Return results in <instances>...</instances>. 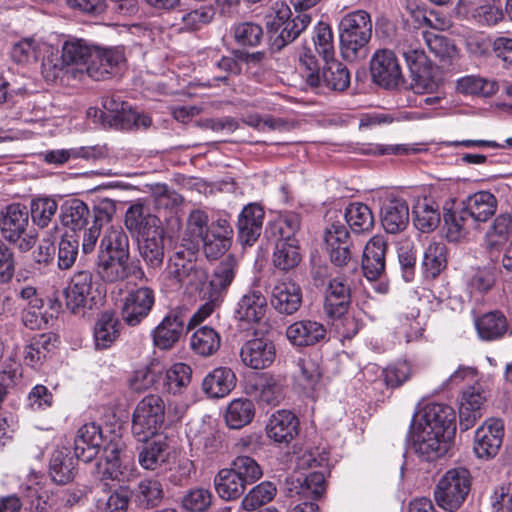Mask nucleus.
I'll return each mask as SVG.
<instances>
[{
  "label": "nucleus",
  "mask_w": 512,
  "mask_h": 512,
  "mask_svg": "<svg viewBox=\"0 0 512 512\" xmlns=\"http://www.w3.org/2000/svg\"><path fill=\"white\" fill-rule=\"evenodd\" d=\"M291 16V9L286 3L276 2L274 15L267 17L266 29L273 51L279 52L292 43L311 23L308 13H298L293 18Z\"/></svg>",
  "instance_id": "20e7f679"
},
{
  "label": "nucleus",
  "mask_w": 512,
  "mask_h": 512,
  "mask_svg": "<svg viewBox=\"0 0 512 512\" xmlns=\"http://www.w3.org/2000/svg\"><path fill=\"white\" fill-rule=\"evenodd\" d=\"M109 124L117 129L132 131L147 129L151 126L152 119L149 115L132 109L129 104L121 113L115 114V118Z\"/></svg>",
  "instance_id": "09e8293b"
},
{
  "label": "nucleus",
  "mask_w": 512,
  "mask_h": 512,
  "mask_svg": "<svg viewBox=\"0 0 512 512\" xmlns=\"http://www.w3.org/2000/svg\"><path fill=\"white\" fill-rule=\"evenodd\" d=\"M67 309L76 313L83 308H92L101 292L93 283V274L88 270L76 272L64 291Z\"/></svg>",
  "instance_id": "f8f14e48"
},
{
  "label": "nucleus",
  "mask_w": 512,
  "mask_h": 512,
  "mask_svg": "<svg viewBox=\"0 0 512 512\" xmlns=\"http://www.w3.org/2000/svg\"><path fill=\"white\" fill-rule=\"evenodd\" d=\"M192 369L182 362L174 363L165 371L161 370L160 391L170 395L182 394L191 382Z\"/></svg>",
  "instance_id": "f704fd0d"
},
{
  "label": "nucleus",
  "mask_w": 512,
  "mask_h": 512,
  "mask_svg": "<svg viewBox=\"0 0 512 512\" xmlns=\"http://www.w3.org/2000/svg\"><path fill=\"white\" fill-rule=\"evenodd\" d=\"M143 446L139 451L138 461L146 470H156L167 461L169 452L168 436L158 434L149 440L141 441Z\"/></svg>",
  "instance_id": "7c9ffc66"
},
{
  "label": "nucleus",
  "mask_w": 512,
  "mask_h": 512,
  "mask_svg": "<svg viewBox=\"0 0 512 512\" xmlns=\"http://www.w3.org/2000/svg\"><path fill=\"white\" fill-rule=\"evenodd\" d=\"M301 260L298 242H279L273 252V264L282 271L295 268Z\"/></svg>",
  "instance_id": "603ef678"
},
{
  "label": "nucleus",
  "mask_w": 512,
  "mask_h": 512,
  "mask_svg": "<svg viewBox=\"0 0 512 512\" xmlns=\"http://www.w3.org/2000/svg\"><path fill=\"white\" fill-rule=\"evenodd\" d=\"M126 62L125 48L114 46L101 48L95 46L92 58L86 68L87 75L96 81L107 80L117 75Z\"/></svg>",
  "instance_id": "9b49d317"
},
{
  "label": "nucleus",
  "mask_w": 512,
  "mask_h": 512,
  "mask_svg": "<svg viewBox=\"0 0 512 512\" xmlns=\"http://www.w3.org/2000/svg\"><path fill=\"white\" fill-rule=\"evenodd\" d=\"M212 503V494L209 490L196 488L190 490L183 498V507L190 512H204Z\"/></svg>",
  "instance_id": "774afa93"
},
{
  "label": "nucleus",
  "mask_w": 512,
  "mask_h": 512,
  "mask_svg": "<svg viewBox=\"0 0 512 512\" xmlns=\"http://www.w3.org/2000/svg\"><path fill=\"white\" fill-rule=\"evenodd\" d=\"M313 41L316 52L322 57L324 62L335 59L333 32L329 24L324 22L318 23L315 27Z\"/></svg>",
  "instance_id": "4d7b16f0"
},
{
  "label": "nucleus",
  "mask_w": 512,
  "mask_h": 512,
  "mask_svg": "<svg viewBox=\"0 0 512 512\" xmlns=\"http://www.w3.org/2000/svg\"><path fill=\"white\" fill-rule=\"evenodd\" d=\"M338 31L344 60L353 63L367 58L372 36V20L368 12L356 10L346 14L339 22Z\"/></svg>",
  "instance_id": "f03ea898"
},
{
  "label": "nucleus",
  "mask_w": 512,
  "mask_h": 512,
  "mask_svg": "<svg viewBox=\"0 0 512 512\" xmlns=\"http://www.w3.org/2000/svg\"><path fill=\"white\" fill-rule=\"evenodd\" d=\"M401 53L410 72L411 88L417 94L432 93L437 87L435 67L419 48H402Z\"/></svg>",
  "instance_id": "1a4fd4ad"
},
{
  "label": "nucleus",
  "mask_w": 512,
  "mask_h": 512,
  "mask_svg": "<svg viewBox=\"0 0 512 512\" xmlns=\"http://www.w3.org/2000/svg\"><path fill=\"white\" fill-rule=\"evenodd\" d=\"M59 217L65 228L73 232L82 231L87 228L89 223H92L93 210L91 211L84 201L71 198L65 200L61 205Z\"/></svg>",
  "instance_id": "cd10ccee"
},
{
  "label": "nucleus",
  "mask_w": 512,
  "mask_h": 512,
  "mask_svg": "<svg viewBox=\"0 0 512 512\" xmlns=\"http://www.w3.org/2000/svg\"><path fill=\"white\" fill-rule=\"evenodd\" d=\"M342 223L350 227L354 233H364L372 229L374 218L370 208L363 203H351L345 209L344 214L339 212Z\"/></svg>",
  "instance_id": "e433bc0d"
},
{
  "label": "nucleus",
  "mask_w": 512,
  "mask_h": 512,
  "mask_svg": "<svg viewBox=\"0 0 512 512\" xmlns=\"http://www.w3.org/2000/svg\"><path fill=\"white\" fill-rule=\"evenodd\" d=\"M122 324L113 311L102 312L94 324L93 339L97 350L109 349L120 337Z\"/></svg>",
  "instance_id": "c756f323"
},
{
  "label": "nucleus",
  "mask_w": 512,
  "mask_h": 512,
  "mask_svg": "<svg viewBox=\"0 0 512 512\" xmlns=\"http://www.w3.org/2000/svg\"><path fill=\"white\" fill-rule=\"evenodd\" d=\"M57 210L58 203L56 200L49 197L33 199L30 204L32 221L39 228L47 227L54 218Z\"/></svg>",
  "instance_id": "864d4df0"
},
{
  "label": "nucleus",
  "mask_w": 512,
  "mask_h": 512,
  "mask_svg": "<svg viewBox=\"0 0 512 512\" xmlns=\"http://www.w3.org/2000/svg\"><path fill=\"white\" fill-rule=\"evenodd\" d=\"M217 229V232L207 231L205 237L200 240L205 256L211 261L222 259L224 255V227L218 224Z\"/></svg>",
  "instance_id": "338daca9"
},
{
  "label": "nucleus",
  "mask_w": 512,
  "mask_h": 512,
  "mask_svg": "<svg viewBox=\"0 0 512 512\" xmlns=\"http://www.w3.org/2000/svg\"><path fill=\"white\" fill-rule=\"evenodd\" d=\"M161 369L157 365H149L134 372L131 379V387L136 391H143L150 388L160 391Z\"/></svg>",
  "instance_id": "13d9d810"
},
{
  "label": "nucleus",
  "mask_w": 512,
  "mask_h": 512,
  "mask_svg": "<svg viewBox=\"0 0 512 512\" xmlns=\"http://www.w3.org/2000/svg\"><path fill=\"white\" fill-rule=\"evenodd\" d=\"M299 229L300 215L289 212L269 222L265 228L264 236L268 241L274 242V245L279 242L295 243L298 242L295 235Z\"/></svg>",
  "instance_id": "2f4dec72"
},
{
  "label": "nucleus",
  "mask_w": 512,
  "mask_h": 512,
  "mask_svg": "<svg viewBox=\"0 0 512 512\" xmlns=\"http://www.w3.org/2000/svg\"><path fill=\"white\" fill-rule=\"evenodd\" d=\"M52 319L53 315L44 310V307L25 306L21 312V321L30 330L45 329Z\"/></svg>",
  "instance_id": "69168bd1"
},
{
  "label": "nucleus",
  "mask_w": 512,
  "mask_h": 512,
  "mask_svg": "<svg viewBox=\"0 0 512 512\" xmlns=\"http://www.w3.org/2000/svg\"><path fill=\"white\" fill-rule=\"evenodd\" d=\"M78 459L68 447L57 448L53 451L49 462L51 479L60 485L72 481L77 474Z\"/></svg>",
  "instance_id": "c85d7f7f"
},
{
  "label": "nucleus",
  "mask_w": 512,
  "mask_h": 512,
  "mask_svg": "<svg viewBox=\"0 0 512 512\" xmlns=\"http://www.w3.org/2000/svg\"><path fill=\"white\" fill-rule=\"evenodd\" d=\"M124 446L120 437H114L106 445L103 444L105 463L100 471L101 480L123 481L127 477L126 467L122 466L121 460Z\"/></svg>",
  "instance_id": "72a5a7b5"
},
{
  "label": "nucleus",
  "mask_w": 512,
  "mask_h": 512,
  "mask_svg": "<svg viewBox=\"0 0 512 512\" xmlns=\"http://www.w3.org/2000/svg\"><path fill=\"white\" fill-rule=\"evenodd\" d=\"M166 405L160 395L149 394L142 398L132 413L131 432L137 441L149 440L161 434L165 422Z\"/></svg>",
  "instance_id": "423d86ee"
},
{
  "label": "nucleus",
  "mask_w": 512,
  "mask_h": 512,
  "mask_svg": "<svg viewBox=\"0 0 512 512\" xmlns=\"http://www.w3.org/2000/svg\"><path fill=\"white\" fill-rule=\"evenodd\" d=\"M104 436L102 428L95 422L85 423L76 433L74 439L75 456L85 463L94 460L102 449Z\"/></svg>",
  "instance_id": "412c9836"
},
{
  "label": "nucleus",
  "mask_w": 512,
  "mask_h": 512,
  "mask_svg": "<svg viewBox=\"0 0 512 512\" xmlns=\"http://www.w3.org/2000/svg\"><path fill=\"white\" fill-rule=\"evenodd\" d=\"M163 495L162 484L157 479H143L138 484V499L147 508L159 505Z\"/></svg>",
  "instance_id": "0e129e2a"
},
{
  "label": "nucleus",
  "mask_w": 512,
  "mask_h": 512,
  "mask_svg": "<svg viewBox=\"0 0 512 512\" xmlns=\"http://www.w3.org/2000/svg\"><path fill=\"white\" fill-rule=\"evenodd\" d=\"M423 422H419L416 428L429 433L440 434L447 439H454L456 433V417L452 407L446 404H428L421 416Z\"/></svg>",
  "instance_id": "2eb2a0df"
},
{
  "label": "nucleus",
  "mask_w": 512,
  "mask_h": 512,
  "mask_svg": "<svg viewBox=\"0 0 512 512\" xmlns=\"http://www.w3.org/2000/svg\"><path fill=\"white\" fill-rule=\"evenodd\" d=\"M299 419L288 410L273 413L266 425L269 439L275 443L288 445L299 434Z\"/></svg>",
  "instance_id": "4be33fe9"
},
{
  "label": "nucleus",
  "mask_w": 512,
  "mask_h": 512,
  "mask_svg": "<svg viewBox=\"0 0 512 512\" xmlns=\"http://www.w3.org/2000/svg\"><path fill=\"white\" fill-rule=\"evenodd\" d=\"M124 223L132 237L137 239L163 232L159 218L151 213L149 207L141 203L132 204L127 209Z\"/></svg>",
  "instance_id": "6ab92c4d"
},
{
  "label": "nucleus",
  "mask_w": 512,
  "mask_h": 512,
  "mask_svg": "<svg viewBox=\"0 0 512 512\" xmlns=\"http://www.w3.org/2000/svg\"><path fill=\"white\" fill-rule=\"evenodd\" d=\"M387 242L381 235L373 236L363 251L362 270L365 277L372 281L382 276L385 271Z\"/></svg>",
  "instance_id": "bb28decb"
},
{
  "label": "nucleus",
  "mask_w": 512,
  "mask_h": 512,
  "mask_svg": "<svg viewBox=\"0 0 512 512\" xmlns=\"http://www.w3.org/2000/svg\"><path fill=\"white\" fill-rule=\"evenodd\" d=\"M504 425L500 419H489L480 426L474 437V452L478 458L494 457L503 441Z\"/></svg>",
  "instance_id": "a211bd4d"
},
{
  "label": "nucleus",
  "mask_w": 512,
  "mask_h": 512,
  "mask_svg": "<svg viewBox=\"0 0 512 512\" xmlns=\"http://www.w3.org/2000/svg\"><path fill=\"white\" fill-rule=\"evenodd\" d=\"M286 337L295 347L314 346L326 338L325 326L313 320H300L286 328Z\"/></svg>",
  "instance_id": "393cba45"
},
{
  "label": "nucleus",
  "mask_w": 512,
  "mask_h": 512,
  "mask_svg": "<svg viewBox=\"0 0 512 512\" xmlns=\"http://www.w3.org/2000/svg\"><path fill=\"white\" fill-rule=\"evenodd\" d=\"M266 298L260 292L243 296L235 309V318L240 321L258 323L265 316Z\"/></svg>",
  "instance_id": "4c0bfd02"
},
{
  "label": "nucleus",
  "mask_w": 512,
  "mask_h": 512,
  "mask_svg": "<svg viewBox=\"0 0 512 512\" xmlns=\"http://www.w3.org/2000/svg\"><path fill=\"white\" fill-rule=\"evenodd\" d=\"M300 62L305 68L303 77L306 84L312 89L343 92L350 86L348 68L336 59L326 61L321 66L316 56L307 51L300 57Z\"/></svg>",
  "instance_id": "7ed1b4c3"
},
{
  "label": "nucleus",
  "mask_w": 512,
  "mask_h": 512,
  "mask_svg": "<svg viewBox=\"0 0 512 512\" xmlns=\"http://www.w3.org/2000/svg\"><path fill=\"white\" fill-rule=\"evenodd\" d=\"M100 253L112 256H129V239L122 228L110 227L100 242Z\"/></svg>",
  "instance_id": "de8ad7c7"
},
{
  "label": "nucleus",
  "mask_w": 512,
  "mask_h": 512,
  "mask_svg": "<svg viewBox=\"0 0 512 512\" xmlns=\"http://www.w3.org/2000/svg\"><path fill=\"white\" fill-rule=\"evenodd\" d=\"M303 302L300 286L293 282H282L274 286L270 304L280 315H293Z\"/></svg>",
  "instance_id": "a878e982"
},
{
  "label": "nucleus",
  "mask_w": 512,
  "mask_h": 512,
  "mask_svg": "<svg viewBox=\"0 0 512 512\" xmlns=\"http://www.w3.org/2000/svg\"><path fill=\"white\" fill-rule=\"evenodd\" d=\"M58 336L49 332L35 335L24 348L23 361L32 368L43 363L47 354L55 348Z\"/></svg>",
  "instance_id": "c9c22d12"
},
{
  "label": "nucleus",
  "mask_w": 512,
  "mask_h": 512,
  "mask_svg": "<svg viewBox=\"0 0 512 512\" xmlns=\"http://www.w3.org/2000/svg\"><path fill=\"white\" fill-rule=\"evenodd\" d=\"M115 213L116 203L111 199L103 198L94 204L92 225L85 230L82 242V250L85 254L95 249L101 228L112 220Z\"/></svg>",
  "instance_id": "b1692460"
},
{
  "label": "nucleus",
  "mask_w": 512,
  "mask_h": 512,
  "mask_svg": "<svg viewBox=\"0 0 512 512\" xmlns=\"http://www.w3.org/2000/svg\"><path fill=\"white\" fill-rule=\"evenodd\" d=\"M413 223L416 229L423 233L434 231L440 223L438 206L434 207L426 200L418 202L413 208Z\"/></svg>",
  "instance_id": "8fccbe9b"
},
{
  "label": "nucleus",
  "mask_w": 512,
  "mask_h": 512,
  "mask_svg": "<svg viewBox=\"0 0 512 512\" xmlns=\"http://www.w3.org/2000/svg\"><path fill=\"white\" fill-rule=\"evenodd\" d=\"M324 240L330 261L337 267L347 266L352 259L353 242L348 228L335 220L325 228Z\"/></svg>",
  "instance_id": "dca6fc26"
},
{
  "label": "nucleus",
  "mask_w": 512,
  "mask_h": 512,
  "mask_svg": "<svg viewBox=\"0 0 512 512\" xmlns=\"http://www.w3.org/2000/svg\"><path fill=\"white\" fill-rule=\"evenodd\" d=\"M472 485V476L465 467L447 470L434 489L437 505L445 511L454 512L466 501Z\"/></svg>",
  "instance_id": "0eeeda50"
},
{
  "label": "nucleus",
  "mask_w": 512,
  "mask_h": 512,
  "mask_svg": "<svg viewBox=\"0 0 512 512\" xmlns=\"http://www.w3.org/2000/svg\"><path fill=\"white\" fill-rule=\"evenodd\" d=\"M265 212L256 204L246 205L238 216L237 231L238 239L244 245H253L262 232Z\"/></svg>",
  "instance_id": "5701e85b"
},
{
  "label": "nucleus",
  "mask_w": 512,
  "mask_h": 512,
  "mask_svg": "<svg viewBox=\"0 0 512 512\" xmlns=\"http://www.w3.org/2000/svg\"><path fill=\"white\" fill-rule=\"evenodd\" d=\"M254 414L251 400L235 399L226 407V425L232 429H240L252 421Z\"/></svg>",
  "instance_id": "a18cd8bd"
},
{
  "label": "nucleus",
  "mask_w": 512,
  "mask_h": 512,
  "mask_svg": "<svg viewBox=\"0 0 512 512\" xmlns=\"http://www.w3.org/2000/svg\"><path fill=\"white\" fill-rule=\"evenodd\" d=\"M325 471L319 470L298 478V485L295 486L296 492L313 500L319 499L325 491Z\"/></svg>",
  "instance_id": "5fc2aeb1"
},
{
  "label": "nucleus",
  "mask_w": 512,
  "mask_h": 512,
  "mask_svg": "<svg viewBox=\"0 0 512 512\" xmlns=\"http://www.w3.org/2000/svg\"><path fill=\"white\" fill-rule=\"evenodd\" d=\"M29 211L25 205L12 203L0 213V231L11 243H17L22 251H27L35 243V238L27 234Z\"/></svg>",
  "instance_id": "6e6552de"
},
{
  "label": "nucleus",
  "mask_w": 512,
  "mask_h": 512,
  "mask_svg": "<svg viewBox=\"0 0 512 512\" xmlns=\"http://www.w3.org/2000/svg\"><path fill=\"white\" fill-rule=\"evenodd\" d=\"M475 327L481 339L493 341L503 337L508 329V323L502 312L492 311L477 318Z\"/></svg>",
  "instance_id": "58836bf2"
},
{
  "label": "nucleus",
  "mask_w": 512,
  "mask_h": 512,
  "mask_svg": "<svg viewBox=\"0 0 512 512\" xmlns=\"http://www.w3.org/2000/svg\"><path fill=\"white\" fill-rule=\"evenodd\" d=\"M372 81L385 89H393L404 83V77L395 53L390 49H378L370 60Z\"/></svg>",
  "instance_id": "ddd939ff"
},
{
  "label": "nucleus",
  "mask_w": 512,
  "mask_h": 512,
  "mask_svg": "<svg viewBox=\"0 0 512 512\" xmlns=\"http://www.w3.org/2000/svg\"><path fill=\"white\" fill-rule=\"evenodd\" d=\"M235 41L242 46L255 47L263 38V29L253 22H243L232 27Z\"/></svg>",
  "instance_id": "680f3d73"
},
{
  "label": "nucleus",
  "mask_w": 512,
  "mask_h": 512,
  "mask_svg": "<svg viewBox=\"0 0 512 512\" xmlns=\"http://www.w3.org/2000/svg\"><path fill=\"white\" fill-rule=\"evenodd\" d=\"M129 256H112L99 253L98 273L109 283L124 280L129 275Z\"/></svg>",
  "instance_id": "ea45409f"
},
{
  "label": "nucleus",
  "mask_w": 512,
  "mask_h": 512,
  "mask_svg": "<svg viewBox=\"0 0 512 512\" xmlns=\"http://www.w3.org/2000/svg\"><path fill=\"white\" fill-rule=\"evenodd\" d=\"M240 356L246 366L256 370L265 369L276 358L275 344L267 337H255L243 344Z\"/></svg>",
  "instance_id": "aec40b11"
},
{
  "label": "nucleus",
  "mask_w": 512,
  "mask_h": 512,
  "mask_svg": "<svg viewBox=\"0 0 512 512\" xmlns=\"http://www.w3.org/2000/svg\"><path fill=\"white\" fill-rule=\"evenodd\" d=\"M458 210H448L443 215L449 241L456 242L470 229H479L496 213L498 200L489 191H478L467 196Z\"/></svg>",
  "instance_id": "f257e3e1"
},
{
  "label": "nucleus",
  "mask_w": 512,
  "mask_h": 512,
  "mask_svg": "<svg viewBox=\"0 0 512 512\" xmlns=\"http://www.w3.org/2000/svg\"><path fill=\"white\" fill-rule=\"evenodd\" d=\"M187 318L188 310L186 308L171 309L151 331L154 346L160 350L173 348L185 331Z\"/></svg>",
  "instance_id": "4468645a"
},
{
  "label": "nucleus",
  "mask_w": 512,
  "mask_h": 512,
  "mask_svg": "<svg viewBox=\"0 0 512 512\" xmlns=\"http://www.w3.org/2000/svg\"><path fill=\"white\" fill-rule=\"evenodd\" d=\"M276 494V487L271 482H262L255 486L250 492L244 497L241 503L242 509L247 512H251L262 505L270 502Z\"/></svg>",
  "instance_id": "6e6d98bb"
},
{
  "label": "nucleus",
  "mask_w": 512,
  "mask_h": 512,
  "mask_svg": "<svg viewBox=\"0 0 512 512\" xmlns=\"http://www.w3.org/2000/svg\"><path fill=\"white\" fill-rule=\"evenodd\" d=\"M95 46L89 45L83 39H69L62 45L61 53L67 65H84L85 69L92 58V51Z\"/></svg>",
  "instance_id": "49530a36"
},
{
  "label": "nucleus",
  "mask_w": 512,
  "mask_h": 512,
  "mask_svg": "<svg viewBox=\"0 0 512 512\" xmlns=\"http://www.w3.org/2000/svg\"><path fill=\"white\" fill-rule=\"evenodd\" d=\"M259 389V401L267 405L276 406L284 397L283 385L279 377L264 375Z\"/></svg>",
  "instance_id": "e2e57ef3"
},
{
  "label": "nucleus",
  "mask_w": 512,
  "mask_h": 512,
  "mask_svg": "<svg viewBox=\"0 0 512 512\" xmlns=\"http://www.w3.org/2000/svg\"><path fill=\"white\" fill-rule=\"evenodd\" d=\"M155 304V293L149 287H139L128 292L124 298L121 315L129 326L139 325L151 312Z\"/></svg>",
  "instance_id": "f3484780"
},
{
  "label": "nucleus",
  "mask_w": 512,
  "mask_h": 512,
  "mask_svg": "<svg viewBox=\"0 0 512 512\" xmlns=\"http://www.w3.org/2000/svg\"><path fill=\"white\" fill-rule=\"evenodd\" d=\"M79 240L73 235L65 234L58 244L57 265L61 270L70 269L78 256Z\"/></svg>",
  "instance_id": "052dcab7"
},
{
  "label": "nucleus",
  "mask_w": 512,
  "mask_h": 512,
  "mask_svg": "<svg viewBox=\"0 0 512 512\" xmlns=\"http://www.w3.org/2000/svg\"><path fill=\"white\" fill-rule=\"evenodd\" d=\"M447 266V247L443 242H431L424 251L422 268L426 277L436 278Z\"/></svg>",
  "instance_id": "79ce46f5"
},
{
  "label": "nucleus",
  "mask_w": 512,
  "mask_h": 512,
  "mask_svg": "<svg viewBox=\"0 0 512 512\" xmlns=\"http://www.w3.org/2000/svg\"><path fill=\"white\" fill-rule=\"evenodd\" d=\"M351 305V281L341 274L329 281L326 289L324 312L329 319L338 320L343 326L342 335L347 338L357 333V323L347 312Z\"/></svg>",
  "instance_id": "39448f33"
},
{
  "label": "nucleus",
  "mask_w": 512,
  "mask_h": 512,
  "mask_svg": "<svg viewBox=\"0 0 512 512\" xmlns=\"http://www.w3.org/2000/svg\"><path fill=\"white\" fill-rule=\"evenodd\" d=\"M164 231L156 232L138 240L139 251L144 261L151 267H158L164 258Z\"/></svg>",
  "instance_id": "c03bdc74"
},
{
  "label": "nucleus",
  "mask_w": 512,
  "mask_h": 512,
  "mask_svg": "<svg viewBox=\"0 0 512 512\" xmlns=\"http://www.w3.org/2000/svg\"><path fill=\"white\" fill-rule=\"evenodd\" d=\"M512 234V214H498L485 232V244L489 251L505 244Z\"/></svg>",
  "instance_id": "a19ab883"
},
{
  "label": "nucleus",
  "mask_w": 512,
  "mask_h": 512,
  "mask_svg": "<svg viewBox=\"0 0 512 512\" xmlns=\"http://www.w3.org/2000/svg\"><path fill=\"white\" fill-rule=\"evenodd\" d=\"M417 417L418 414L415 413L410 424L407 439L412 442V449L420 459L427 462L436 461L448 452L453 439L442 437L438 432L429 433L416 428L415 422Z\"/></svg>",
  "instance_id": "9d476101"
},
{
  "label": "nucleus",
  "mask_w": 512,
  "mask_h": 512,
  "mask_svg": "<svg viewBox=\"0 0 512 512\" xmlns=\"http://www.w3.org/2000/svg\"><path fill=\"white\" fill-rule=\"evenodd\" d=\"M67 66L62 53L51 48L43 57L41 73L46 81L54 82L64 74Z\"/></svg>",
  "instance_id": "bf43d9fd"
},
{
  "label": "nucleus",
  "mask_w": 512,
  "mask_h": 512,
  "mask_svg": "<svg viewBox=\"0 0 512 512\" xmlns=\"http://www.w3.org/2000/svg\"><path fill=\"white\" fill-rule=\"evenodd\" d=\"M191 446L202 445L203 454L211 461L217 460L221 455L222 438L220 431H213L212 427L204 425L194 436H188Z\"/></svg>",
  "instance_id": "37998d69"
},
{
  "label": "nucleus",
  "mask_w": 512,
  "mask_h": 512,
  "mask_svg": "<svg viewBox=\"0 0 512 512\" xmlns=\"http://www.w3.org/2000/svg\"><path fill=\"white\" fill-rule=\"evenodd\" d=\"M381 223L386 232L396 234L403 231L409 223V207L401 198L387 200L381 208Z\"/></svg>",
  "instance_id": "473e14b6"
},
{
  "label": "nucleus",
  "mask_w": 512,
  "mask_h": 512,
  "mask_svg": "<svg viewBox=\"0 0 512 512\" xmlns=\"http://www.w3.org/2000/svg\"><path fill=\"white\" fill-rule=\"evenodd\" d=\"M220 335L211 327L196 330L191 337V348L201 356H210L220 347Z\"/></svg>",
  "instance_id": "3c124183"
}]
</instances>
